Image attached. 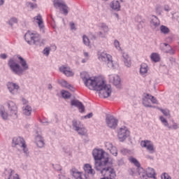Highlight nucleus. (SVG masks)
<instances>
[{"label": "nucleus", "instance_id": "obj_1", "mask_svg": "<svg viewBox=\"0 0 179 179\" xmlns=\"http://www.w3.org/2000/svg\"><path fill=\"white\" fill-rule=\"evenodd\" d=\"M80 78L90 90L99 92V96L103 97V99L110 97L111 94V85L106 84L103 79L90 77L86 71L80 73Z\"/></svg>", "mask_w": 179, "mask_h": 179}, {"label": "nucleus", "instance_id": "obj_2", "mask_svg": "<svg viewBox=\"0 0 179 179\" xmlns=\"http://www.w3.org/2000/svg\"><path fill=\"white\" fill-rule=\"evenodd\" d=\"M18 59H20V64L22 67L19 64L16 63V61L13 59H10L8 61V65L14 73H16V75H22L24 71H27V69H29V65H27V62H26V60H24L22 57H18Z\"/></svg>", "mask_w": 179, "mask_h": 179}, {"label": "nucleus", "instance_id": "obj_3", "mask_svg": "<svg viewBox=\"0 0 179 179\" xmlns=\"http://www.w3.org/2000/svg\"><path fill=\"white\" fill-rule=\"evenodd\" d=\"M13 146L16 148L18 152H23L25 155H29V148L24 138L15 137L13 139Z\"/></svg>", "mask_w": 179, "mask_h": 179}, {"label": "nucleus", "instance_id": "obj_4", "mask_svg": "<svg viewBox=\"0 0 179 179\" xmlns=\"http://www.w3.org/2000/svg\"><path fill=\"white\" fill-rule=\"evenodd\" d=\"M24 38L25 41H27L28 44H36L40 41L41 38L38 34H34L31 31H28L25 34Z\"/></svg>", "mask_w": 179, "mask_h": 179}, {"label": "nucleus", "instance_id": "obj_5", "mask_svg": "<svg viewBox=\"0 0 179 179\" xmlns=\"http://www.w3.org/2000/svg\"><path fill=\"white\" fill-rule=\"evenodd\" d=\"M99 59L100 61H103V62H106L108 66V68H114V62L113 61V56L110 55H108L106 52L101 53L99 57Z\"/></svg>", "mask_w": 179, "mask_h": 179}, {"label": "nucleus", "instance_id": "obj_6", "mask_svg": "<svg viewBox=\"0 0 179 179\" xmlns=\"http://www.w3.org/2000/svg\"><path fill=\"white\" fill-rule=\"evenodd\" d=\"M93 157L96 161L103 160L104 159H108V155L106 153V152L103 151V150L94 149L92 151Z\"/></svg>", "mask_w": 179, "mask_h": 179}, {"label": "nucleus", "instance_id": "obj_7", "mask_svg": "<svg viewBox=\"0 0 179 179\" xmlns=\"http://www.w3.org/2000/svg\"><path fill=\"white\" fill-rule=\"evenodd\" d=\"M54 6L56 8H59L60 12H62L64 15H68L69 12V8L66 4H65V2L61 1L59 0H55L54 1Z\"/></svg>", "mask_w": 179, "mask_h": 179}, {"label": "nucleus", "instance_id": "obj_8", "mask_svg": "<svg viewBox=\"0 0 179 179\" xmlns=\"http://www.w3.org/2000/svg\"><path fill=\"white\" fill-rule=\"evenodd\" d=\"M129 135H131L129 130H128L127 127H122L120 129L117 136L120 142H124V141H125V139H127Z\"/></svg>", "mask_w": 179, "mask_h": 179}, {"label": "nucleus", "instance_id": "obj_9", "mask_svg": "<svg viewBox=\"0 0 179 179\" xmlns=\"http://www.w3.org/2000/svg\"><path fill=\"white\" fill-rule=\"evenodd\" d=\"M73 127L76 128V131L78 132L79 135H86L87 130L83 127V124H80V122H78V121L73 120Z\"/></svg>", "mask_w": 179, "mask_h": 179}, {"label": "nucleus", "instance_id": "obj_10", "mask_svg": "<svg viewBox=\"0 0 179 179\" xmlns=\"http://www.w3.org/2000/svg\"><path fill=\"white\" fill-rule=\"evenodd\" d=\"M3 177L5 179H20L17 173H15V171L12 169H6L3 173Z\"/></svg>", "mask_w": 179, "mask_h": 179}, {"label": "nucleus", "instance_id": "obj_11", "mask_svg": "<svg viewBox=\"0 0 179 179\" xmlns=\"http://www.w3.org/2000/svg\"><path fill=\"white\" fill-rule=\"evenodd\" d=\"M71 174L75 179H87V176L83 172L78 171L76 168H72Z\"/></svg>", "mask_w": 179, "mask_h": 179}, {"label": "nucleus", "instance_id": "obj_12", "mask_svg": "<svg viewBox=\"0 0 179 179\" xmlns=\"http://www.w3.org/2000/svg\"><path fill=\"white\" fill-rule=\"evenodd\" d=\"M106 121L109 128L115 129V128H117V125H118V120L115 119V117H114L113 116L106 117Z\"/></svg>", "mask_w": 179, "mask_h": 179}, {"label": "nucleus", "instance_id": "obj_13", "mask_svg": "<svg viewBox=\"0 0 179 179\" xmlns=\"http://www.w3.org/2000/svg\"><path fill=\"white\" fill-rule=\"evenodd\" d=\"M141 146H142V148H146L147 150L151 152V153L155 152V148H153V144L150 141H142L141 142Z\"/></svg>", "mask_w": 179, "mask_h": 179}, {"label": "nucleus", "instance_id": "obj_14", "mask_svg": "<svg viewBox=\"0 0 179 179\" xmlns=\"http://www.w3.org/2000/svg\"><path fill=\"white\" fill-rule=\"evenodd\" d=\"M59 71L66 76H73V71L68 66H62L59 67Z\"/></svg>", "mask_w": 179, "mask_h": 179}, {"label": "nucleus", "instance_id": "obj_15", "mask_svg": "<svg viewBox=\"0 0 179 179\" xmlns=\"http://www.w3.org/2000/svg\"><path fill=\"white\" fill-rule=\"evenodd\" d=\"M109 82L113 83L115 86H118L121 83V78L118 75H110L109 76Z\"/></svg>", "mask_w": 179, "mask_h": 179}, {"label": "nucleus", "instance_id": "obj_16", "mask_svg": "<svg viewBox=\"0 0 179 179\" xmlns=\"http://www.w3.org/2000/svg\"><path fill=\"white\" fill-rule=\"evenodd\" d=\"M7 87L12 94H16V93H17V90H19V85L13 83H8L7 84Z\"/></svg>", "mask_w": 179, "mask_h": 179}, {"label": "nucleus", "instance_id": "obj_17", "mask_svg": "<svg viewBox=\"0 0 179 179\" xmlns=\"http://www.w3.org/2000/svg\"><path fill=\"white\" fill-rule=\"evenodd\" d=\"M71 106H74L75 107H77L80 111V113H83L85 111V106L83 103H81L80 101L78 100H72L71 101Z\"/></svg>", "mask_w": 179, "mask_h": 179}, {"label": "nucleus", "instance_id": "obj_18", "mask_svg": "<svg viewBox=\"0 0 179 179\" xmlns=\"http://www.w3.org/2000/svg\"><path fill=\"white\" fill-rule=\"evenodd\" d=\"M83 170L85 173H87V174H90L91 176L96 174V172L94 171L93 168H92V165L89 164H85L84 165Z\"/></svg>", "mask_w": 179, "mask_h": 179}, {"label": "nucleus", "instance_id": "obj_19", "mask_svg": "<svg viewBox=\"0 0 179 179\" xmlns=\"http://www.w3.org/2000/svg\"><path fill=\"white\" fill-rule=\"evenodd\" d=\"M150 94H146L145 96L143 98V104L145 107H153L152 104H150Z\"/></svg>", "mask_w": 179, "mask_h": 179}, {"label": "nucleus", "instance_id": "obj_20", "mask_svg": "<svg viewBox=\"0 0 179 179\" xmlns=\"http://www.w3.org/2000/svg\"><path fill=\"white\" fill-rule=\"evenodd\" d=\"M148 71H149V66H148V64L143 63L140 68V73L143 76H146L148 73Z\"/></svg>", "mask_w": 179, "mask_h": 179}, {"label": "nucleus", "instance_id": "obj_21", "mask_svg": "<svg viewBox=\"0 0 179 179\" xmlns=\"http://www.w3.org/2000/svg\"><path fill=\"white\" fill-rule=\"evenodd\" d=\"M35 142L38 146V148H43L44 147V140L41 136L38 135L35 138Z\"/></svg>", "mask_w": 179, "mask_h": 179}, {"label": "nucleus", "instance_id": "obj_22", "mask_svg": "<svg viewBox=\"0 0 179 179\" xmlns=\"http://www.w3.org/2000/svg\"><path fill=\"white\" fill-rule=\"evenodd\" d=\"M150 24H151V26H152V27H159L160 25V21H159V18H157V17H156L155 15H152L151 22H150Z\"/></svg>", "mask_w": 179, "mask_h": 179}, {"label": "nucleus", "instance_id": "obj_23", "mask_svg": "<svg viewBox=\"0 0 179 179\" xmlns=\"http://www.w3.org/2000/svg\"><path fill=\"white\" fill-rule=\"evenodd\" d=\"M35 20H36V23L38 24V27L40 29H44V22H43V17L41 15H38L34 17Z\"/></svg>", "mask_w": 179, "mask_h": 179}, {"label": "nucleus", "instance_id": "obj_24", "mask_svg": "<svg viewBox=\"0 0 179 179\" xmlns=\"http://www.w3.org/2000/svg\"><path fill=\"white\" fill-rule=\"evenodd\" d=\"M146 176L148 177V178H155L156 176V173L155 172V169L152 168L147 169L146 171Z\"/></svg>", "mask_w": 179, "mask_h": 179}, {"label": "nucleus", "instance_id": "obj_25", "mask_svg": "<svg viewBox=\"0 0 179 179\" xmlns=\"http://www.w3.org/2000/svg\"><path fill=\"white\" fill-rule=\"evenodd\" d=\"M110 8L114 10H120L121 6L120 5V1H113L110 3Z\"/></svg>", "mask_w": 179, "mask_h": 179}, {"label": "nucleus", "instance_id": "obj_26", "mask_svg": "<svg viewBox=\"0 0 179 179\" xmlns=\"http://www.w3.org/2000/svg\"><path fill=\"white\" fill-rule=\"evenodd\" d=\"M31 106L27 105L26 106L24 109H23V113L24 114V115H31Z\"/></svg>", "mask_w": 179, "mask_h": 179}, {"label": "nucleus", "instance_id": "obj_27", "mask_svg": "<svg viewBox=\"0 0 179 179\" xmlns=\"http://www.w3.org/2000/svg\"><path fill=\"white\" fill-rule=\"evenodd\" d=\"M0 115L3 120H8V117H9V115L6 113L4 108H0Z\"/></svg>", "mask_w": 179, "mask_h": 179}, {"label": "nucleus", "instance_id": "obj_28", "mask_svg": "<svg viewBox=\"0 0 179 179\" xmlns=\"http://www.w3.org/2000/svg\"><path fill=\"white\" fill-rule=\"evenodd\" d=\"M150 58L154 62H159L160 61V56L157 53H152Z\"/></svg>", "mask_w": 179, "mask_h": 179}, {"label": "nucleus", "instance_id": "obj_29", "mask_svg": "<svg viewBox=\"0 0 179 179\" xmlns=\"http://www.w3.org/2000/svg\"><path fill=\"white\" fill-rule=\"evenodd\" d=\"M60 85H62V86H63V87H66L67 89H69L70 90H72V89H73V87H71V85H69V83H68V82H66L64 80H62L60 81Z\"/></svg>", "mask_w": 179, "mask_h": 179}, {"label": "nucleus", "instance_id": "obj_30", "mask_svg": "<svg viewBox=\"0 0 179 179\" xmlns=\"http://www.w3.org/2000/svg\"><path fill=\"white\" fill-rule=\"evenodd\" d=\"M129 160L131 163H133V164L136 165V167H141V164L136 158L131 157L129 158Z\"/></svg>", "mask_w": 179, "mask_h": 179}, {"label": "nucleus", "instance_id": "obj_31", "mask_svg": "<svg viewBox=\"0 0 179 179\" xmlns=\"http://www.w3.org/2000/svg\"><path fill=\"white\" fill-rule=\"evenodd\" d=\"M163 45H164L166 48H168L165 49V52H168L169 54H174V51L173 50V48H171V46H170V45L164 43Z\"/></svg>", "mask_w": 179, "mask_h": 179}, {"label": "nucleus", "instance_id": "obj_32", "mask_svg": "<svg viewBox=\"0 0 179 179\" xmlns=\"http://www.w3.org/2000/svg\"><path fill=\"white\" fill-rule=\"evenodd\" d=\"M160 30L162 33H164V34H168V33H170V29H169V28L164 25L161 26Z\"/></svg>", "mask_w": 179, "mask_h": 179}, {"label": "nucleus", "instance_id": "obj_33", "mask_svg": "<svg viewBox=\"0 0 179 179\" xmlns=\"http://www.w3.org/2000/svg\"><path fill=\"white\" fill-rule=\"evenodd\" d=\"M158 110H159V111H161L162 113V114H164V115H165V117H169L170 110H169L168 109H162L160 108H158Z\"/></svg>", "mask_w": 179, "mask_h": 179}, {"label": "nucleus", "instance_id": "obj_34", "mask_svg": "<svg viewBox=\"0 0 179 179\" xmlns=\"http://www.w3.org/2000/svg\"><path fill=\"white\" fill-rule=\"evenodd\" d=\"M159 120L161 121V122L163 124V125H164V127H169V122L167 121V120L166 118H164V117L163 116H160L159 117Z\"/></svg>", "mask_w": 179, "mask_h": 179}, {"label": "nucleus", "instance_id": "obj_35", "mask_svg": "<svg viewBox=\"0 0 179 179\" xmlns=\"http://www.w3.org/2000/svg\"><path fill=\"white\" fill-rule=\"evenodd\" d=\"M62 96L64 99H69L71 97V93L63 90L62 91Z\"/></svg>", "mask_w": 179, "mask_h": 179}, {"label": "nucleus", "instance_id": "obj_36", "mask_svg": "<svg viewBox=\"0 0 179 179\" xmlns=\"http://www.w3.org/2000/svg\"><path fill=\"white\" fill-rule=\"evenodd\" d=\"M83 43L85 45H90V41L89 40V38L86 36H83Z\"/></svg>", "mask_w": 179, "mask_h": 179}, {"label": "nucleus", "instance_id": "obj_37", "mask_svg": "<svg viewBox=\"0 0 179 179\" xmlns=\"http://www.w3.org/2000/svg\"><path fill=\"white\" fill-rule=\"evenodd\" d=\"M10 115H11V117H14V118H17V110L16 108L10 110Z\"/></svg>", "mask_w": 179, "mask_h": 179}, {"label": "nucleus", "instance_id": "obj_38", "mask_svg": "<svg viewBox=\"0 0 179 179\" xmlns=\"http://www.w3.org/2000/svg\"><path fill=\"white\" fill-rule=\"evenodd\" d=\"M172 122H173L172 126H169V127H168L169 129H178V124L174 122V120H173Z\"/></svg>", "mask_w": 179, "mask_h": 179}, {"label": "nucleus", "instance_id": "obj_39", "mask_svg": "<svg viewBox=\"0 0 179 179\" xmlns=\"http://www.w3.org/2000/svg\"><path fill=\"white\" fill-rule=\"evenodd\" d=\"M109 151L113 155V156H117L118 155V151L115 147L110 148Z\"/></svg>", "mask_w": 179, "mask_h": 179}, {"label": "nucleus", "instance_id": "obj_40", "mask_svg": "<svg viewBox=\"0 0 179 179\" xmlns=\"http://www.w3.org/2000/svg\"><path fill=\"white\" fill-rule=\"evenodd\" d=\"M107 31H108V27L107 26H104V27L101 29V31H99V36L104 34V33H106Z\"/></svg>", "mask_w": 179, "mask_h": 179}, {"label": "nucleus", "instance_id": "obj_41", "mask_svg": "<svg viewBox=\"0 0 179 179\" xmlns=\"http://www.w3.org/2000/svg\"><path fill=\"white\" fill-rule=\"evenodd\" d=\"M124 65L125 66H127V68H129L131 66V58L126 59L124 60Z\"/></svg>", "mask_w": 179, "mask_h": 179}, {"label": "nucleus", "instance_id": "obj_42", "mask_svg": "<svg viewBox=\"0 0 179 179\" xmlns=\"http://www.w3.org/2000/svg\"><path fill=\"white\" fill-rule=\"evenodd\" d=\"M10 26H13V24H15V23H17V19L16 18H11L9 22H8Z\"/></svg>", "mask_w": 179, "mask_h": 179}, {"label": "nucleus", "instance_id": "obj_43", "mask_svg": "<svg viewBox=\"0 0 179 179\" xmlns=\"http://www.w3.org/2000/svg\"><path fill=\"white\" fill-rule=\"evenodd\" d=\"M150 100L153 104H157V99L155 96L150 95Z\"/></svg>", "mask_w": 179, "mask_h": 179}, {"label": "nucleus", "instance_id": "obj_44", "mask_svg": "<svg viewBox=\"0 0 179 179\" xmlns=\"http://www.w3.org/2000/svg\"><path fill=\"white\" fill-rule=\"evenodd\" d=\"M162 179H171V177L169 174L164 173L161 176Z\"/></svg>", "mask_w": 179, "mask_h": 179}, {"label": "nucleus", "instance_id": "obj_45", "mask_svg": "<svg viewBox=\"0 0 179 179\" xmlns=\"http://www.w3.org/2000/svg\"><path fill=\"white\" fill-rule=\"evenodd\" d=\"M114 45L117 50H121V47L120 46V42L118 41H115Z\"/></svg>", "mask_w": 179, "mask_h": 179}, {"label": "nucleus", "instance_id": "obj_46", "mask_svg": "<svg viewBox=\"0 0 179 179\" xmlns=\"http://www.w3.org/2000/svg\"><path fill=\"white\" fill-rule=\"evenodd\" d=\"M50 48H45L44 50H43V54H44V55H47V56H48V55H50Z\"/></svg>", "mask_w": 179, "mask_h": 179}, {"label": "nucleus", "instance_id": "obj_47", "mask_svg": "<svg viewBox=\"0 0 179 179\" xmlns=\"http://www.w3.org/2000/svg\"><path fill=\"white\" fill-rule=\"evenodd\" d=\"M114 146H113V144H111L110 143H106V148H107L108 150H110V149H112Z\"/></svg>", "mask_w": 179, "mask_h": 179}, {"label": "nucleus", "instance_id": "obj_48", "mask_svg": "<svg viewBox=\"0 0 179 179\" xmlns=\"http://www.w3.org/2000/svg\"><path fill=\"white\" fill-rule=\"evenodd\" d=\"M28 6L31 8V9H34V8H37V4L36 3H29Z\"/></svg>", "mask_w": 179, "mask_h": 179}, {"label": "nucleus", "instance_id": "obj_49", "mask_svg": "<svg viewBox=\"0 0 179 179\" xmlns=\"http://www.w3.org/2000/svg\"><path fill=\"white\" fill-rule=\"evenodd\" d=\"M69 24L71 30H76V28L75 27V24L73 22H70Z\"/></svg>", "mask_w": 179, "mask_h": 179}, {"label": "nucleus", "instance_id": "obj_50", "mask_svg": "<svg viewBox=\"0 0 179 179\" xmlns=\"http://www.w3.org/2000/svg\"><path fill=\"white\" fill-rule=\"evenodd\" d=\"M0 58H2V59H6L7 56L6 54H1L0 55Z\"/></svg>", "mask_w": 179, "mask_h": 179}, {"label": "nucleus", "instance_id": "obj_51", "mask_svg": "<svg viewBox=\"0 0 179 179\" xmlns=\"http://www.w3.org/2000/svg\"><path fill=\"white\" fill-rule=\"evenodd\" d=\"M93 117V113H90L85 116V118H92Z\"/></svg>", "mask_w": 179, "mask_h": 179}, {"label": "nucleus", "instance_id": "obj_52", "mask_svg": "<svg viewBox=\"0 0 179 179\" xmlns=\"http://www.w3.org/2000/svg\"><path fill=\"white\" fill-rule=\"evenodd\" d=\"M3 3H5V1L4 0H0V6H1V5H3Z\"/></svg>", "mask_w": 179, "mask_h": 179}, {"label": "nucleus", "instance_id": "obj_53", "mask_svg": "<svg viewBox=\"0 0 179 179\" xmlns=\"http://www.w3.org/2000/svg\"><path fill=\"white\" fill-rule=\"evenodd\" d=\"M84 55H85V57H89V53H87V52H84Z\"/></svg>", "mask_w": 179, "mask_h": 179}, {"label": "nucleus", "instance_id": "obj_54", "mask_svg": "<svg viewBox=\"0 0 179 179\" xmlns=\"http://www.w3.org/2000/svg\"><path fill=\"white\" fill-rule=\"evenodd\" d=\"M143 178H144V179H148V178H147L146 176H145V175H143Z\"/></svg>", "mask_w": 179, "mask_h": 179}, {"label": "nucleus", "instance_id": "obj_55", "mask_svg": "<svg viewBox=\"0 0 179 179\" xmlns=\"http://www.w3.org/2000/svg\"><path fill=\"white\" fill-rule=\"evenodd\" d=\"M165 10H170V8L169 7L167 8L165 7Z\"/></svg>", "mask_w": 179, "mask_h": 179}, {"label": "nucleus", "instance_id": "obj_56", "mask_svg": "<svg viewBox=\"0 0 179 179\" xmlns=\"http://www.w3.org/2000/svg\"><path fill=\"white\" fill-rule=\"evenodd\" d=\"M48 88L49 89H52V86L51 85H49Z\"/></svg>", "mask_w": 179, "mask_h": 179}, {"label": "nucleus", "instance_id": "obj_57", "mask_svg": "<svg viewBox=\"0 0 179 179\" xmlns=\"http://www.w3.org/2000/svg\"><path fill=\"white\" fill-rule=\"evenodd\" d=\"M33 1H36V0H33Z\"/></svg>", "mask_w": 179, "mask_h": 179}, {"label": "nucleus", "instance_id": "obj_58", "mask_svg": "<svg viewBox=\"0 0 179 179\" xmlns=\"http://www.w3.org/2000/svg\"><path fill=\"white\" fill-rule=\"evenodd\" d=\"M104 1H108V0H104Z\"/></svg>", "mask_w": 179, "mask_h": 179}]
</instances>
